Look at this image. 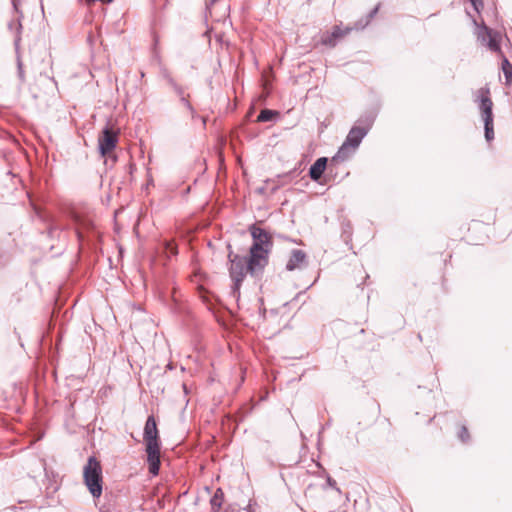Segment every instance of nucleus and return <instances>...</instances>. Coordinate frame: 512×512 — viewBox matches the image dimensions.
Segmentation results:
<instances>
[{"label":"nucleus","mask_w":512,"mask_h":512,"mask_svg":"<svg viewBox=\"0 0 512 512\" xmlns=\"http://www.w3.org/2000/svg\"><path fill=\"white\" fill-rule=\"evenodd\" d=\"M379 10V5L374 7L364 18L358 20L354 27H346L345 29H341L339 26H335L331 33L326 34L322 37V43L326 46L334 47L339 38L347 35L352 29L362 30L364 29L370 21L375 17Z\"/></svg>","instance_id":"6"},{"label":"nucleus","mask_w":512,"mask_h":512,"mask_svg":"<svg viewBox=\"0 0 512 512\" xmlns=\"http://www.w3.org/2000/svg\"><path fill=\"white\" fill-rule=\"evenodd\" d=\"M166 248L170 251L171 254H177V250L172 244H167Z\"/></svg>","instance_id":"23"},{"label":"nucleus","mask_w":512,"mask_h":512,"mask_svg":"<svg viewBox=\"0 0 512 512\" xmlns=\"http://www.w3.org/2000/svg\"><path fill=\"white\" fill-rule=\"evenodd\" d=\"M188 96L189 95L181 97V98H179V100L186 107V109L190 112L191 117L194 118L196 116V112H195L193 106L191 105L190 101L188 100Z\"/></svg>","instance_id":"17"},{"label":"nucleus","mask_w":512,"mask_h":512,"mask_svg":"<svg viewBox=\"0 0 512 512\" xmlns=\"http://www.w3.org/2000/svg\"><path fill=\"white\" fill-rule=\"evenodd\" d=\"M477 99L479 100V110L484 122L485 139L490 142L494 139L493 127V102L490 98V91L487 87H482L478 90Z\"/></svg>","instance_id":"5"},{"label":"nucleus","mask_w":512,"mask_h":512,"mask_svg":"<svg viewBox=\"0 0 512 512\" xmlns=\"http://www.w3.org/2000/svg\"><path fill=\"white\" fill-rule=\"evenodd\" d=\"M118 143V132L106 125L98 137V146L101 156H106L112 152Z\"/></svg>","instance_id":"9"},{"label":"nucleus","mask_w":512,"mask_h":512,"mask_svg":"<svg viewBox=\"0 0 512 512\" xmlns=\"http://www.w3.org/2000/svg\"><path fill=\"white\" fill-rule=\"evenodd\" d=\"M228 260L230 262L229 274L231 279L233 280V286L231 294L234 298L238 299L240 296V286L246 276L247 273H250L252 276L256 275L258 272L264 269V265L259 263L257 266H253L250 264V256H240L235 254L232 251L231 245H228Z\"/></svg>","instance_id":"1"},{"label":"nucleus","mask_w":512,"mask_h":512,"mask_svg":"<svg viewBox=\"0 0 512 512\" xmlns=\"http://www.w3.org/2000/svg\"><path fill=\"white\" fill-rule=\"evenodd\" d=\"M327 161L326 157H320L311 165L309 176L313 181H318L322 177L327 166Z\"/></svg>","instance_id":"11"},{"label":"nucleus","mask_w":512,"mask_h":512,"mask_svg":"<svg viewBox=\"0 0 512 512\" xmlns=\"http://www.w3.org/2000/svg\"><path fill=\"white\" fill-rule=\"evenodd\" d=\"M326 484H327L329 487H331V488L335 489L338 493H341L340 488H338V487H337V483H336V481H335L332 477H330L329 475H327V478H326Z\"/></svg>","instance_id":"19"},{"label":"nucleus","mask_w":512,"mask_h":512,"mask_svg":"<svg viewBox=\"0 0 512 512\" xmlns=\"http://www.w3.org/2000/svg\"><path fill=\"white\" fill-rule=\"evenodd\" d=\"M18 73H19V77L21 79H23L24 73H23V69H22V63L20 61H18Z\"/></svg>","instance_id":"21"},{"label":"nucleus","mask_w":512,"mask_h":512,"mask_svg":"<svg viewBox=\"0 0 512 512\" xmlns=\"http://www.w3.org/2000/svg\"><path fill=\"white\" fill-rule=\"evenodd\" d=\"M307 255L300 249H293L289 260L286 263V270L294 271L296 269H303L307 266Z\"/></svg>","instance_id":"10"},{"label":"nucleus","mask_w":512,"mask_h":512,"mask_svg":"<svg viewBox=\"0 0 512 512\" xmlns=\"http://www.w3.org/2000/svg\"><path fill=\"white\" fill-rule=\"evenodd\" d=\"M278 115V112L270 109H263L259 115L257 116L258 122H268L272 121L276 116Z\"/></svg>","instance_id":"16"},{"label":"nucleus","mask_w":512,"mask_h":512,"mask_svg":"<svg viewBox=\"0 0 512 512\" xmlns=\"http://www.w3.org/2000/svg\"><path fill=\"white\" fill-rule=\"evenodd\" d=\"M84 483L93 498H99L103 491L102 466L95 456H90L83 467Z\"/></svg>","instance_id":"4"},{"label":"nucleus","mask_w":512,"mask_h":512,"mask_svg":"<svg viewBox=\"0 0 512 512\" xmlns=\"http://www.w3.org/2000/svg\"><path fill=\"white\" fill-rule=\"evenodd\" d=\"M477 39L481 45L486 46L492 52H500V39L499 32L483 25L477 30Z\"/></svg>","instance_id":"8"},{"label":"nucleus","mask_w":512,"mask_h":512,"mask_svg":"<svg viewBox=\"0 0 512 512\" xmlns=\"http://www.w3.org/2000/svg\"><path fill=\"white\" fill-rule=\"evenodd\" d=\"M502 71L506 79V84H512V64L506 57H503L502 60Z\"/></svg>","instance_id":"15"},{"label":"nucleus","mask_w":512,"mask_h":512,"mask_svg":"<svg viewBox=\"0 0 512 512\" xmlns=\"http://www.w3.org/2000/svg\"><path fill=\"white\" fill-rule=\"evenodd\" d=\"M470 2H471V4L473 5V7L475 8L476 11H479V8L483 7L482 0H470Z\"/></svg>","instance_id":"20"},{"label":"nucleus","mask_w":512,"mask_h":512,"mask_svg":"<svg viewBox=\"0 0 512 512\" xmlns=\"http://www.w3.org/2000/svg\"><path fill=\"white\" fill-rule=\"evenodd\" d=\"M253 238V244L250 247V264L253 266H266L268 263V254L272 248L271 236L265 229L252 225L250 228Z\"/></svg>","instance_id":"3"},{"label":"nucleus","mask_w":512,"mask_h":512,"mask_svg":"<svg viewBox=\"0 0 512 512\" xmlns=\"http://www.w3.org/2000/svg\"><path fill=\"white\" fill-rule=\"evenodd\" d=\"M222 502H223V492L221 489H217L215 494L212 496V498L210 500L212 512H218L222 506Z\"/></svg>","instance_id":"14"},{"label":"nucleus","mask_w":512,"mask_h":512,"mask_svg":"<svg viewBox=\"0 0 512 512\" xmlns=\"http://www.w3.org/2000/svg\"><path fill=\"white\" fill-rule=\"evenodd\" d=\"M164 77L167 80L168 85L179 98L186 96L184 87L179 85L168 73H165Z\"/></svg>","instance_id":"13"},{"label":"nucleus","mask_w":512,"mask_h":512,"mask_svg":"<svg viewBox=\"0 0 512 512\" xmlns=\"http://www.w3.org/2000/svg\"><path fill=\"white\" fill-rule=\"evenodd\" d=\"M143 438L146 444L147 462L149 473L153 476L158 475L160 470V440L157 424L154 416H149L146 420Z\"/></svg>","instance_id":"2"},{"label":"nucleus","mask_w":512,"mask_h":512,"mask_svg":"<svg viewBox=\"0 0 512 512\" xmlns=\"http://www.w3.org/2000/svg\"><path fill=\"white\" fill-rule=\"evenodd\" d=\"M167 369H169V370H172V369H173V365H172V363H169V364L167 365Z\"/></svg>","instance_id":"24"},{"label":"nucleus","mask_w":512,"mask_h":512,"mask_svg":"<svg viewBox=\"0 0 512 512\" xmlns=\"http://www.w3.org/2000/svg\"><path fill=\"white\" fill-rule=\"evenodd\" d=\"M12 2V5H13V8L15 9L16 12H18V7L20 5V0H11Z\"/></svg>","instance_id":"22"},{"label":"nucleus","mask_w":512,"mask_h":512,"mask_svg":"<svg viewBox=\"0 0 512 512\" xmlns=\"http://www.w3.org/2000/svg\"><path fill=\"white\" fill-rule=\"evenodd\" d=\"M356 152L355 148L343 142L337 153L332 157V162L340 163L348 160Z\"/></svg>","instance_id":"12"},{"label":"nucleus","mask_w":512,"mask_h":512,"mask_svg":"<svg viewBox=\"0 0 512 512\" xmlns=\"http://www.w3.org/2000/svg\"><path fill=\"white\" fill-rule=\"evenodd\" d=\"M458 437L464 443H466L469 440L470 435H469V432H468V429L466 428V426L461 427Z\"/></svg>","instance_id":"18"},{"label":"nucleus","mask_w":512,"mask_h":512,"mask_svg":"<svg viewBox=\"0 0 512 512\" xmlns=\"http://www.w3.org/2000/svg\"><path fill=\"white\" fill-rule=\"evenodd\" d=\"M54 230H55V228H53V227L50 228L49 233L52 234Z\"/></svg>","instance_id":"25"},{"label":"nucleus","mask_w":512,"mask_h":512,"mask_svg":"<svg viewBox=\"0 0 512 512\" xmlns=\"http://www.w3.org/2000/svg\"><path fill=\"white\" fill-rule=\"evenodd\" d=\"M374 121L375 115L373 114H367L360 117L359 120L357 121L358 125H354L350 129L344 142L347 143V145H349L350 147L355 148L357 150L363 138L368 134L369 130L371 129Z\"/></svg>","instance_id":"7"}]
</instances>
